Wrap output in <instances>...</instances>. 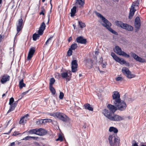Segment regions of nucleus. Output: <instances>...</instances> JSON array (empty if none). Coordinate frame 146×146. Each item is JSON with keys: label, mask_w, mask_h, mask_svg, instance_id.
I'll return each mask as SVG.
<instances>
[{"label": "nucleus", "mask_w": 146, "mask_h": 146, "mask_svg": "<svg viewBox=\"0 0 146 146\" xmlns=\"http://www.w3.org/2000/svg\"><path fill=\"white\" fill-rule=\"evenodd\" d=\"M108 139L111 146H119L120 143L119 138L115 134H110Z\"/></svg>", "instance_id": "f257e3e1"}, {"label": "nucleus", "mask_w": 146, "mask_h": 146, "mask_svg": "<svg viewBox=\"0 0 146 146\" xmlns=\"http://www.w3.org/2000/svg\"><path fill=\"white\" fill-rule=\"evenodd\" d=\"M114 105L116 106L117 110L120 111H123L125 110L127 106L125 102L121 100L119 101L118 103H115Z\"/></svg>", "instance_id": "f03ea898"}, {"label": "nucleus", "mask_w": 146, "mask_h": 146, "mask_svg": "<svg viewBox=\"0 0 146 146\" xmlns=\"http://www.w3.org/2000/svg\"><path fill=\"white\" fill-rule=\"evenodd\" d=\"M114 50V52L119 55H122L128 58L130 57L129 55L127 54L126 52L122 51L121 48L118 46H115V49Z\"/></svg>", "instance_id": "7ed1b4c3"}, {"label": "nucleus", "mask_w": 146, "mask_h": 146, "mask_svg": "<svg viewBox=\"0 0 146 146\" xmlns=\"http://www.w3.org/2000/svg\"><path fill=\"white\" fill-rule=\"evenodd\" d=\"M56 115L57 118L63 122H66L69 120V117L63 113L57 112Z\"/></svg>", "instance_id": "20e7f679"}, {"label": "nucleus", "mask_w": 146, "mask_h": 146, "mask_svg": "<svg viewBox=\"0 0 146 146\" xmlns=\"http://www.w3.org/2000/svg\"><path fill=\"white\" fill-rule=\"evenodd\" d=\"M112 96L114 104L115 103H118L121 100L120 94L117 91H115L113 92Z\"/></svg>", "instance_id": "39448f33"}, {"label": "nucleus", "mask_w": 146, "mask_h": 146, "mask_svg": "<svg viewBox=\"0 0 146 146\" xmlns=\"http://www.w3.org/2000/svg\"><path fill=\"white\" fill-rule=\"evenodd\" d=\"M23 17L21 16L19 19L18 22L16 24L17 31L18 33L22 29L23 27Z\"/></svg>", "instance_id": "423d86ee"}, {"label": "nucleus", "mask_w": 146, "mask_h": 146, "mask_svg": "<svg viewBox=\"0 0 146 146\" xmlns=\"http://www.w3.org/2000/svg\"><path fill=\"white\" fill-rule=\"evenodd\" d=\"M111 56L112 57L113 59L116 62H118L121 64H124L126 63V61L124 60H121L117 56L114 52H112L111 53Z\"/></svg>", "instance_id": "0eeeda50"}, {"label": "nucleus", "mask_w": 146, "mask_h": 146, "mask_svg": "<svg viewBox=\"0 0 146 146\" xmlns=\"http://www.w3.org/2000/svg\"><path fill=\"white\" fill-rule=\"evenodd\" d=\"M134 26L135 28V32H137L139 30L141 26L140 19L138 17H137L135 19Z\"/></svg>", "instance_id": "6e6552de"}, {"label": "nucleus", "mask_w": 146, "mask_h": 146, "mask_svg": "<svg viewBox=\"0 0 146 146\" xmlns=\"http://www.w3.org/2000/svg\"><path fill=\"white\" fill-rule=\"evenodd\" d=\"M102 113L109 120L114 113L112 112L109 110L107 109H104L103 110Z\"/></svg>", "instance_id": "1a4fd4ad"}, {"label": "nucleus", "mask_w": 146, "mask_h": 146, "mask_svg": "<svg viewBox=\"0 0 146 146\" xmlns=\"http://www.w3.org/2000/svg\"><path fill=\"white\" fill-rule=\"evenodd\" d=\"M103 26L106 27L109 31L112 33L113 34L115 35H118V34L117 32L114 31L111 29L110 27L111 26V24L109 21L105 24H103Z\"/></svg>", "instance_id": "9d476101"}, {"label": "nucleus", "mask_w": 146, "mask_h": 146, "mask_svg": "<svg viewBox=\"0 0 146 146\" xmlns=\"http://www.w3.org/2000/svg\"><path fill=\"white\" fill-rule=\"evenodd\" d=\"M123 119V117L118 115L113 114L110 120L113 121H119Z\"/></svg>", "instance_id": "9b49d317"}, {"label": "nucleus", "mask_w": 146, "mask_h": 146, "mask_svg": "<svg viewBox=\"0 0 146 146\" xmlns=\"http://www.w3.org/2000/svg\"><path fill=\"white\" fill-rule=\"evenodd\" d=\"M35 51V47H33L29 49L28 56L27 58V60H30L33 57Z\"/></svg>", "instance_id": "f8f14e48"}, {"label": "nucleus", "mask_w": 146, "mask_h": 146, "mask_svg": "<svg viewBox=\"0 0 146 146\" xmlns=\"http://www.w3.org/2000/svg\"><path fill=\"white\" fill-rule=\"evenodd\" d=\"M72 71L73 72H75L77 70V69L78 66L77 60H73L72 62Z\"/></svg>", "instance_id": "ddd939ff"}, {"label": "nucleus", "mask_w": 146, "mask_h": 146, "mask_svg": "<svg viewBox=\"0 0 146 146\" xmlns=\"http://www.w3.org/2000/svg\"><path fill=\"white\" fill-rule=\"evenodd\" d=\"M76 42L80 44H85L87 42L86 39L84 38L82 36L78 37L76 39Z\"/></svg>", "instance_id": "4468645a"}, {"label": "nucleus", "mask_w": 146, "mask_h": 146, "mask_svg": "<svg viewBox=\"0 0 146 146\" xmlns=\"http://www.w3.org/2000/svg\"><path fill=\"white\" fill-rule=\"evenodd\" d=\"M10 79V77L9 75L5 74L2 76L1 78V82L3 84H4L7 81H9Z\"/></svg>", "instance_id": "2eb2a0df"}, {"label": "nucleus", "mask_w": 146, "mask_h": 146, "mask_svg": "<svg viewBox=\"0 0 146 146\" xmlns=\"http://www.w3.org/2000/svg\"><path fill=\"white\" fill-rule=\"evenodd\" d=\"M37 135L40 136H43L45 135L47 131L42 128H37Z\"/></svg>", "instance_id": "dca6fc26"}, {"label": "nucleus", "mask_w": 146, "mask_h": 146, "mask_svg": "<svg viewBox=\"0 0 146 146\" xmlns=\"http://www.w3.org/2000/svg\"><path fill=\"white\" fill-rule=\"evenodd\" d=\"M108 110L111 111L114 113L117 110L116 106L115 105H113L110 104H109L107 106Z\"/></svg>", "instance_id": "f3484780"}, {"label": "nucleus", "mask_w": 146, "mask_h": 146, "mask_svg": "<svg viewBox=\"0 0 146 146\" xmlns=\"http://www.w3.org/2000/svg\"><path fill=\"white\" fill-rule=\"evenodd\" d=\"M61 77L63 78L66 79L67 82L69 81L71 79V77L69 76L67 72H63L61 74Z\"/></svg>", "instance_id": "a211bd4d"}, {"label": "nucleus", "mask_w": 146, "mask_h": 146, "mask_svg": "<svg viewBox=\"0 0 146 146\" xmlns=\"http://www.w3.org/2000/svg\"><path fill=\"white\" fill-rule=\"evenodd\" d=\"M96 15L98 17H100L103 21V22L104 23L103 24H105L106 23H107L109 21L106 19L101 14L99 13L96 12Z\"/></svg>", "instance_id": "6ab92c4d"}, {"label": "nucleus", "mask_w": 146, "mask_h": 146, "mask_svg": "<svg viewBox=\"0 0 146 146\" xmlns=\"http://www.w3.org/2000/svg\"><path fill=\"white\" fill-rule=\"evenodd\" d=\"M123 27V29L129 31H131L133 30V27L126 23H125L124 26Z\"/></svg>", "instance_id": "aec40b11"}, {"label": "nucleus", "mask_w": 146, "mask_h": 146, "mask_svg": "<svg viewBox=\"0 0 146 146\" xmlns=\"http://www.w3.org/2000/svg\"><path fill=\"white\" fill-rule=\"evenodd\" d=\"M29 115L28 114H27L24 116L20 119L19 121V123L20 124H24L25 123L27 120V117L29 116Z\"/></svg>", "instance_id": "412c9836"}, {"label": "nucleus", "mask_w": 146, "mask_h": 146, "mask_svg": "<svg viewBox=\"0 0 146 146\" xmlns=\"http://www.w3.org/2000/svg\"><path fill=\"white\" fill-rule=\"evenodd\" d=\"M84 0H76V5H79V7H83L84 4Z\"/></svg>", "instance_id": "4be33fe9"}, {"label": "nucleus", "mask_w": 146, "mask_h": 146, "mask_svg": "<svg viewBox=\"0 0 146 146\" xmlns=\"http://www.w3.org/2000/svg\"><path fill=\"white\" fill-rule=\"evenodd\" d=\"M115 23L117 26L123 29V27L124 26L125 23H123L121 21H115Z\"/></svg>", "instance_id": "5701e85b"}, {"label": "nucleus", "mask_w": 146, "mask_h": 146, "mask_svg": "<svg viewBox=\"0 0 146 146\" xmlns=\"http://www.w3.org/2000/svg\"><path fill=\"white\" fill-rule=\"evenodd\" d=\"M109 131L110 132H113L114 133V134L115 135V134H117L118 132V130L115 127H110Z\"/></svg>", "instance_id": "b1692460"}, {"label": "nucleus", "mask_w": 146, "mask_h": 146, "mask_svg": "<svg viewBox=\"0 0 146 146\" xmlns=\"http://www.w3.org/2000/svg\"><path fill=\"white\" fill-rule=\"evenodd\" d=\"M84 107L86 109L88 110H89L93 111V108L90 106V105L88 103L85 104L84 105Z\"/></svg>", "instance_id": "393cba45"}, {"label": "nucleus", "mask_w": 146, "mask_h": 146, "mask_svg": "<svg viewBox=\"0 0 146 146\" xmlns=\"http://www.w3.org/2000/svg\"><path fill=\"white\" fill-rule=\"evenodd\" d=\"M130 71L128 68L127 67H123L122 69V73L126 76L128 73H129Z\"/></svg>", "instance_id": "a878e982"}, {"label": "nucleus", "mask_w": 146, "mask_h": 146, "mask_svg": "<svg viewBox=\"0 0 146 146\" xmlns=\"http://www.w3.org/2000/svg\"><path fill=\"white\" fill-rule=\"evenodd\" d=\"M76 6H74L71 9V12L70 13V16L71 17H74L76 12Z\"/></svg>", "instance_id": "bb28decb"}, {"label": "nucleus", "mask_w": 146, "mask_h": 146, "mask_svg": "<svg viewBox=\"0 0 146 146\" xmlns=\"http://www.w3.org/2000/svg\"><path fill=\"white\" fill-rule=\"evenodd\" d=\"M47 119H40L37 121L36 122V123L39 125L40 124H42L43 123L45 124L47 122Z\"/></svg>", "instance_id": "cd10ccee"}, {"label": "nucleus", "mask_w": 146, "mask_h": 146, "mask_svg": "<svg viewBox=\"0 0 146 146\" xmlns=\"http://www.w3.org/2000/svg\"><path fill=\"white\" fill-rule=\"evenodd\" d=\"M37 128L31 129L29 130L28 132L30 134H35L37 135Z\"/></svg>", "instance_id": "c85d7f7f"}, {"label": "nucleus", "mask_w": 146, "mask_h": 146, "mask_svg": "<svg viewBox=\"0 0 146 146\" xmlns=\"http://www.w3.org/2000/svg\"><path fill=\"white\" fill-rule=\"evenodd\" d=\"M26 86V84L23 83V80L22 79L19 82V87L20 89Z\"/></svg>", "instance_id": "c756f323"}, {"label": "nucleus", "mask_w": 146, "mask_h": 146, "mask_svg": "<svg viewBox=\"0 0 146 146\" xmlns=\"http://www.w3.org/2000/svg\"><path fill=\"white\" fill-rule=\"evenodd\" d=\"M126 76L129 79H131L135 77V75L133 74H132L131 72L130 71L129 73H128L126 75Z\"/></svg>", "instance_id": "7c9ffc66"}, {"label": "nucleus", "mask_w": 146, "mask_h": 146, "mask_svg": "<svg viewBox=\"0 0 146 146\" xmlns=\"http://www.w3.org/2000/svg\"><path fill=\"white\" fill-rule=\"evenodd\" d=\"M53 37V36H51L49 38L44 44V46H47L49 44V43H50Z\"/></svg>", "instance_id": "2f4dec72"}, {"label": "nucleus", "mask_w": 146, "mask_h": 146, "mask_svg": "<svg viewBox=\"0 0 146 146\" xmlns=\"http://www.w3.org/2000/svg\"><path fill=\"white\" fill-rule=\"evenodd\" d=\"M139 2V0H137V1H135L134 2H133L131 6L134 7H136L138 6Z\"/></svg>", "instance_id": "473e14b6"}, {"label": "nucleus", "mask_w": 146, "mask_h": 146, "mask_svg": "<svg viewBox=\"0 0 146 146\" xmlns=\"http://www.w3.org/2000/svg\"><path fill=\"white\" fill-rule=\"evenodd\" d=\"M49 89L53 95H55L56 93V90L55 88L52 86H49Z\"/></svg>", "instance_id": "72a5a7b5"}, {"label": "nucleus", "mask_w": 146, "mask_h": 146, "mask_svg": "<svg viewBox=\"0 0 146 146\" xmlns=\"http://www.w3.org/2000/svg\"><path fill=\"white\" fill-rule=\"evenodd\" d=\"M40 37L39 35L37 34L36 33L34 34L33 36V39L34 41L36 40L37 38H38Z\"/></svg>", "instance_id": "f704fd0d"}, {"label": "nucleus", "mask_w": 146, "mask_h": 146, "mask_svg": "<svg viewBox=\"0 0 146 146\" xmlns=\"http://www.w3.org/2000/svg\"><path fill=\"white\" fill-rule=\"evenodd\" d=\"M130 54L131 56L136 61L137 59V58H138L139 56L133 52H131Z\"/></svg>", "instance_id": "c9c22d12"}, {"label": "nucleus", "mask_w": 146, "mask_h": 146, "mask_svg": "<svg viewBox=\"0 0 146 146\" xmlns=\"http://www.w3.org/2000/svg\"><path fill=\"white\" fill-rule=\"evenodd\" d=\"M136 61L141 63L146 62V61L145 59L142 58L139 56L137 58V59Z\"/></svg>", "instance_id": "e433bc0d"}, {"label": "nucleus", "mask_w": 146, "mask_h": 146, "mask_svg": "<svg viewBox=\"0 0 146 146\" xmlns=\"http://www.w3.org/2000/svg\"><path fill=\"white\" fill-rule=\"evenodd\" d=\"M78 47V45L77 44L74 43L71 45L70 48L72 50H75Z\"/></svg>", "instance_id": "4c0bfd02"}, {"label": "nucleus", "mask_w": 146, "mask_h": 146, "mask_svg": "<svg viewBox=\"0 0 146 146\" xmlns=\"http://www.w3.org/2000/svg\"><path fill=\"white\" fill-rule=\"evenodd\" d=\"M51 1H52V0H50V5L51 6V10H50V11L49 12V13H48V21L47 23H46L47 24H48L49 23V21H50V13H51V9L52 8V3H51Z\"/></svg>", "instance_id": "58836bf2"}, {"label": "nucleus", "mask_w": 146, "mask_h": 146, "mask_svg": "<svg viewBox=\"0 0 146 146\" xmlns=\"http://www.w3.org/2000/svg\"><path fill=\"white\" fill-rule=\"evenodd\" d=\"M55 81V79L53 78H51L50 79L49 83V86H52L53 84Z\"/></svg>", "instance_id": "ea45409f"}, {"label": "nucleus", "mask_w": 146, "mask_h": 146, "mask_svg": "<svg viewBox=\"0 0 146 146\" xmlns=\"http://www.w3.org/2000/svg\"><path fill=\"white\" fill-rule=\"evenodd\" d=\"M79 24L80 27L81 28H83L86 27V25L84 23L82 22V21H80L78 22Z\"/></svg>", "instance_id": "a19ab883"}, {"label": "nucleus", "mask_w": 146, "mask_h": 146, "mask_svg": "<svg viewBox=\"0 0 146 146\" xmlns=\"http://www.w3.org/2000/svg\"><path fill=\"white\" fill-rule=\"evenodd\" d=\"M46 25L44 22H43L41 24L39 28L44 30L45 29Z\"/></svg>", "instance_id": "79ce46f5"}, {"label": "nucleus", "mask_w": 146, "mask_h": 146, "mask_svg": "<svg viewBox=\"0 0 146 146\" xmlns=\"http://www.w3.org/2000/svg\"><path fill=\"white\" fill-rule=\"evenodd\" d=\"M72 50L70 48H69L68 50L67 53V54L68 56H70L72 55Z\"/></svg>", "instance_id": "37998d69"}, {"label": "nucleus", "mask_w": 146, "mask_h": 146, "mask_svg": "<svg viewBox=\"0 0 146 146\" xmlns=\"http://www.w3.org/2000/svg\"><path fill=\"white\" fill-rule=\"evenodd\" d=\"M132 146H138V143L135 140H133L131 142Z\"/></svg>", "instance_id": "c03bdc74"}, {"label": "nucleus", "mask_w": 146, "mask_h": 146, "mask_svg": "<svg viewBox=\"0 0 146 146\" xmlns=\"http://www.w3.org/2000/svg\"><path fill=\"white\" fill-rule=\"evenodd\" d=\"M44 30L39 28V29L38 31V34L40 36L42 35L43 33Z\"/></svg>", "instance_id": "a18cd8bd"}, {"label": "nucleus", "mask_w": 146, "mask_h": 146, "mask_svg": "<svg viewBox=\"0 0 146 146\" xmlns=\"http://www.w3.org/2000/svg\"><path fill=\"white\" fill-rule=\"evenodd\" d=\"M15 108L14 107H13L12 106H10L9 109L7 112V113H8L10 112L11 111H13L15 109Z\"/></svg>", "instance_id": "49530a36"}, {"label": "nucleus", "mask_w": 146, "mask_h": 146, "mask_svg": "<svg viewBox=\"0 0 146 146\" xmlns=\"http://www.w3.org/2000/svg\"><path fill=\"white\" fill-rule=\"evenodd\" d=\"M63 139L62 136L61 135H60L58 138L56 139V141H63Z\"/></svg>", "instance_id": "de8ad7c7"}, {"label": "nucleus", "mask_w": 146, "mask_h": 146, "mask_svg": "<svg viewBox=\"0 0 146 146\" xmlns=\"http://www.w3.org/2000/svg\"><path fill=\"white\" fill-rule=\"evenodd\" d=\"M29 90H28L27 91H26L25 92H23L20 95V96H21V98L19 99V100H20L24 96V95H25L27 93L29 92Z\"/></svg>", "instance_id": "09e8293b"}, {"label": "nucleus", "mask_w": 146, "mask_h": 146, "mask_svg": "<svg viewBox=\"0 0 146 146\" xmlns=\"http://www.w3.org/2000/svg\"><path fill=\"white\" fill-rule=\"evenodd\" d=\"M14 102V99L13 97H11L9 99V104L10 105H11Z\"/></svg>", "instance_id": "8fccbe9b"}, {"label": "nucleus", "mask_w": 146, "mask_h": 146, "mask_svg": "<svg viewBox=\"0 0 146 146\" xmlns=\"http://www.w3.org/2000/svg\"><path fill=\"white\" fill-rule=\"evenodd\" d=\"M135 11L136 10L135 9V8L134 7H132V6H131L130 12L131 13H134Z\"/></svg>", "instance_id": "3c124183"}, {"label": "nucleus", "mask_w": 146, "mask_h": 146, "mask_svg": "<svg viewBox=\"0 0 146 146\" xmlns=\"http://www.w3.org/2000/svg\"><path fill=\"white\" fill-rule=\"evenodd\" d=\"M64 96V94L63 93L60 92V95L59 96V98L60 99H62Z\"/></svg>", "instance_id": "603ef678"}, {"label": "nucleus", "mask_w": 146, "mask_h": 146, "mask_svg": "<svg viewBox=\"0 0 146 146\" xmlns=\"http://www.w3.org/2000/svg\"><path fill=\"white\" fill-rule=\"evenodd\" d=\"M134 13H131L130 12L129 13V19H131L132 18L133 16V15H134Z\"/></svg>", "instance_id": "864d4df0"}, {"label": "nucleus", "mask_w": 146, "mask_h": 146, "mask_svg": "<svg viewBox=\"0 0 146 146\" xmlns=\"http://www.w3.org/2000/svg\"><path fill=\"white\" fill-rule=\"evenodd\" d=\"M30 136H27L24 138L23 139V140H29L31 139V138L30 137Z\"/></svg>", "instance_id": "5fc2aeb1"}, {"label": "nucleus", "mask_w": 146, "mask_h": 146, "mask_svg": "<svg viewBox=\"0 0 146 146\" xmlns=\"http://www.w3.org/2000/svg\"><path fill=\"white\" fill-rule=\"evenodd\" d=\"M123 80V78L120 77H118L116 78L117 81H122Z\"/></svg>", "instance_id": "6e6d98bb"}, {"label": "nucleus", "mask_w": 146, "mask_h": 146, "mask_svg": "<svg viewBox=\"0 0 146 146\" xmlns=\"http://www.w3.org/2000/svg\"><path fill=\"white\" fill-rule=\"evenodd\" d=\"M19 134H20V133H19L18 131H15L14 132L12 135L16 136L17 135H18Z\"/></svg>", "instance_id": "4d7b16f0"}, {"label": "nucleus", "mask_w": 146, "mask_h": 146, "mask_svg": "<svg viewBox=\"0 0 146 146\" xmlns=\"http://www.w3.org/2000/svg\"><path fill=\"white\" fill-rule=\"evenodd\" d=\"M14 127L12 128L9 131L8 133H3V134H7L9 135L11 132L12 130L13 129Z\"/></svg>", "instance_id": "13d9d810"}, {"label": "nucleus", "mask_w": 146, "mask_h": 146, "mask_svg": "<svg viewBox=\"0 0 146 146\" xmlns=\"http://www.w3.org/2000/svg\"><path fill=\"white\" fill-rule=\"evenodd\" d=\"M57 113V112H56V113H51L50 114V115L51 116L56 117H57V116L56 115Z\"/></svg>", "instance_id": "bf43d9fd"}, {"label": "nucleus", "mask_w": 146, "mask_h": 146, "mask_svg": "<svg viewBox=\"0 0 146 146\" xmlns=\"http://www.w3.org/2000/svg\"><path fill=\"white\" fill-rule=\"evenodd\" d=\"M100 60L99 61V62L100 63V64H102V63L103 62V58L101 57L100 58Z\"/></svg>", "instance_id": "052dcab7"}, {"label": "nucleus", "mask_w": 146, "mask_h": 146, "mask_svg": "<svg viewBox=\"0 0 146 146\" xmlns=\"http://www.w3.org/2000/svg\"><path fill=\"white\" fill-rule=\"evenodd\" d=\"M30 137L31 139H33L34 140H36V139L38 138V137H31L30 136Z\"/></svg>", "instance_id": "680f3d73"}, {"label": "nucleus", "mask_w": 146, "mask_h": 146, "mask_svg": "<svg viewBox=\"0 0 146 146\" xmlns=\"http://www.w3.org/2000/svg\"><path fill=\"white\" fill-rule=\"evenodd\" d=\"M102 66L103 68H105L106 66V64H107L106 63V64H105L104 63H103V62L102 63Z\"/></svg>", "instance_id": "e2e57ef3"}, {"label": "nucleus", "mask_w": 146, "mask_h": 146, "mask_svg": "<svg viewBox=\"0 0 146 146\" xmlns=\"http://www.w3.org/2000/svg\"><path fill=\"white\" fill-rule=\"evenodd\" d=\"M3 37H3L2 35H0V42L2 41V40L3 38Z\"/></svg>", "instance_id": "0e129e2a"}, {"label": "nucleus", "mask_w": 146, "mask_h": 146, "mask_svg": "<svg viewBox=\"0 0 146 146\" xmlns=\"http://www.w3.org/2000/svg\"><path fill=\"white\" fill-rule=\"evenodd\" d=\"M40 15H44V12H43L42 11H41L40 13H39Z\"/></svg>", "instance_id": "69168bd1"}, {"label": "nucleus", "mask_w": 146, "mask_h": 146, "mask_svg": "<svg viewBox=\"0 0 146 146\" xmlns=\"http://www.w3.org/2000/svg\"><path fill=\"white\" fill-rule=\"evenodd\" d=\"M19 100H20L19 99V100H17L16 101H15L14 103H13V104H14L16 106H17V104L18 103V101Z\"/></svg>", "instance_id": "338daca9"}, {"label": "nucleus", "mask_w": 146, "mask_h": 146, "mask_svg": "<svg viewBox=\"0 0 146 146\" xmlns=\"http://www.w3.org/2000/svg\"><path fill=\"white\" fill-rule=\"evenodd\" d=\"M72 40V38L71 36L68 39V41L69 42H70Z\"/></svg>", "instance_id": "774afa93"}]
</instances>
